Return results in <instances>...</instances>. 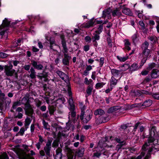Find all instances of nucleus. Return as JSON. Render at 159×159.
Listing matches in <instances>:
<instances>
[{
	"instance_id": "052dcab7",
	"label": "nucleus",
	"mask_w": 159,
	"mask_h": 159,
	"mask_svg": "<svg viewBox=\"0 0 159 159\" xmlns=\"http://www.w3.org/2000/svg\"><path fill=\"white\" fill-rule=\"evenodd\" d=\"M149 70H143L141 72V74L143 75H146L148 74Z\"/></svg>"
},
{
	"instance_id": "9b49d317",
	"label": "nucleus",
	"mask_w": 159,
	"mask_h": 159,
	"mask_svg": "<svg viewBox=\"0 0 159 159\" xmlns=\"http://www.w3.org/2000/svg\"><path fill=\"white\" fill-rule=\"evenodd\" d=\"M49 42L50 48L54 51H56V49L57 47H58V46L56 44L54 39L52 38H50Z\"/></svg>"
},
{
	"instance_id": "1a4fd4ad",
	"label": "nucleus",
	"mask_w": 159,
	"mask_h": 159,
	"mask_svg": "<svg viewBox=\"0 0 159 159\" xmlns=\"http://www.w3.org/2000/svg\"><path fill=\"white\" fill-rule=\"evenodd\" d=\"M20 159H34L33 157L31 156L29 154H27L26 152H23L19 155Z\"/></svg>"
},
{
	"instance_id": "423d86ee",
	"label": "nucleus",
	"mask_w": 159,
	"mask_h": 159,
	"mask_svg": "<svg viewBox=\"0 0 159 159\" xmlns=\"http://www.w3.org/2000/svg\"><path fill=\"white\" fill-rule=\"evenodd\" d=\"M92 116V113L89 110H87L84 113L83 120L84 123H87L91 119Z\"/></svg>"
},
{
	"instance_id": "de8ad7c7",
	"label": "nucleus",
	"mask_w": 159,
	"mask_h": 159,
	"mask_svg": "<svg viewBox=\"0 0 159 159\" xmlns=\"http://www.w3.org/2000/svg\"><path fill=\"white\" fill-rule=\"evenodd\" d=\"M151 80V79L149 76H147L143 81V83L144 84H146L149 82Z\"/></svg>"
},
{
	"instance_id": "864d4df0",
	"label": "nucleus",
	"mask_w": 159,
	"mask_h": 159,
	"mask_svg": "<svg viewBox=\"0 0 159 159\" xmlns=\"http://www.w3.org/2000/svg\"><path fill=\"white\" fill-rule=\"evenodd\" d=\"M152 97L155 99L159 100V93H155L152 95Z\"/></svg>"
},
{
	"instance_id": "5fc2aeb1",
	"label": "nucleus",
	"mask_w": 159,
	"mask_h": 159,
	"mask_svg": "<svg viewBox=\"0 0 159 159\" xmlns=\"http://www.w3.org/2000/svg\"><path fill=\"white\" fill-rule=\"evenodd\" d=\"M48 113V111H47L46 112L43 114L42 115V117L43 118V119H46L48 118L49 116Z\"/></svg>"
},
{
	"instance_id": "79ce46f5",
	"label": "nucleus",
	"mask_w": 159,
	"mask_h": 159,
	"mask_svg": "<svg viewBox=\"0 0 159 159\" xmlns=\"http://www.w3.org/2000/svg\"><path fill=\"white\" fill-rule=\"evenodd\" d=\"M155 66L156 64L154 62L150 63L148 64V67L147 68V70L150 71L155 67Z\"/></svg>"
},
{
	"instance_id": "774afa93",
	"label": "nucleus",
	"mask_w": 159,
	"mask_h": 159,
	"mask_svg": "<svg viewBox=\"0 0 159 159\" xmlns=\"http://www.w3.org/2000/svg\"><path fill=\"white\" fill-rule=\"evenodd\" d=\"M140 122H137V123H136L135 125H134V131H136V129H137V128L138 127V126H139V125L140 124Z\"/></svg>"
},
{
	"instance_id": "f3484780",
	"label": "nucleus",
	"mask_w": 159,
	"mask_h": 159,
	"mask_svg": "<svg viewBox=\"0 0 159 159\" xmlns=\"http://www.w3.org/2000/svg\"><path fill=\"white\" fill-rule=\"evenodd\" d=\"M139 69L138 63H134L129 66V70L131 72L138 70Z\"/></svg>"
},
{
	"instance_id": "473e14b6",
	"label": "nucleus",
	"mask_w": 159,
	"mask_h": 159,
	"mask_svg": "<svg viewBox=\"0 0 159 159\" xmlns=\"http://www.w3.org/2000/svg\"><path fill=\"white\" fill-rule=\"evenodd\" d=\"M117 83V80H116L114 76H112L110 81L111 86H112V85H115Z\"/></svg>"
},
{
	"instance_id": "0eeeda50",
	"label": "nucleus",
	"mask_w": 159,
	"mask_h": 159,
	"mask_svg": "<svg viewBox=\"0 0 159 159\" xmlns=\"http://www.w3.org/2000/svg\"><path fill=\"white\" fill-rule=\"evenodd\" d=\"M63 57L62 59V63L64 65L68 66L69 65V61L71 59V57L69 56L68 52H63Z\"/></svg>"
},
{
	"instance_id": "13d9d810",
	"label": "nucleus",
	"mask_w": 159,
	"mask_h": 159,
	"mask_svg": "<svg viewBox=\"0 0 159 159\" xmlns=\"http://www.w3.org/2000/svg\"><path fill=\"white\" fill-rule=\"evenodd\" d=\"M8 55L3 52L0 53V57L2 58H5L7 57Z\"/></svg>"
},
{
	"instance_id": "a19ab883",
	"label": "nucleus",
	"mask_w": 159,
	"mask_h": 159,
	"mask_svg": "<svg viewBox=\"0 0 159 159\" xmlns=\"http://www.w3.org/2000/svg\"><path fill=\"white\" fill-rule=\"evenodd\" d=\"M80 109L81 110V113L80 115V119L81 120H82L84 119V113H85L84 112V111L86 109V107L85 106Z\"/></svg>"
},
{
	"instance_id": "6e6552de",
	"label": "nucleus",
	"mask_w": 159,
	"mask_h": 159,
	"mask_svg": "<svg viewBox=\"0 0 159 159\" xmlns=\"http://www.w3.org/2000/svg\"><path fill=\"white\" fill-rule=\"evenodd\" d=\"M31 64L34 67V69H36L38 70H41L43 68V66L40 64H39V62L35 61L34 60L31 61Z\"/></svg>"
},
{
	"instance_id": "a878e982",
	"label": "nucleus",
	"mask_w": 159,
	"mask_h": 159,
	"mask_svg": "<svg viewBox=\"0 0 159 159\" xmlns=\"http://www.w3.org/2000/svg\"><path fill=\"white\" fill-rule=\"evenodd\" d=\"M21 103L20 101H17L13 102L12 106L11 109V111L12 112H14V111L13 110L16 109L17 106L20 105Z\"/></svg>"
},
{
	"instance_id": "c85d7f7f",
	"label": "nucleus",
	"mask_w": 159,
	"mask_h": 159,
	"mask_svg": "<svg viewBox=\"0 0 159 159\" xmlns=\"http://www.w3.org/2000/svg\"><path fill=\"white\" fill-rule=\"evenodd\" d=\"M120 107L119 106H114L111 107L108 110L109 113H112L120 109Z\"/></svg>"
},
{
	"instance_id": "2eb2a0df",
	"label": "nucleus",
	"mask_w": 159,
	"mask_h": 159,
	"mask_svg": "<svg viewBox=\"0 0 159 159\" xmlns=\"http://www.w3.org/2000/svg\"><path fill=\"white\" fill-rule=\"evenodd\" d=\"M30 73L29 76L32 79H34L36 78V72L35 70L33 67H31L30 69V70L29 71Z\"/></svg>"
},
{
	"instance_id": "2f4dec72",
	"label": "nucleus",
	"mask_w": 159,
	"mask_h": 159,
	"mask_svg": "<svg viewBox=\"0 0 159 159\" xmlns=\"http://www.w3.org/2000/svg\"><path fill=\"white\" fill-rule=\"evenodd\" d=\"M122 12L125 15L131 16L132 14L129 9L127 8H125L122 10Z\"/></svg>"
},
{
	"instance_id": "3c124183",
	"label": "nucleus",
	"mask_w": 159,
	"mask_h": 159,
	"mask_svg": "<svg viewBox=\"0 0 159 159\" xmlns=\"http://www.w3.org/2000/svg\"><path fill=\"white\" fill-rule=\"evenodd\" d=\"M104 57H102L100 58L99 61V66L100 67H102V66L104 63Z\"/></svg>"
},
{
	"instance_id": "6e6d98bb",
	"label": "nucleus",
	"mask_w": 159,
	"mask_h": 159,
	"mask_svg": "<svg viewBox=\"0 0 159 159\" xmlns=\"http://www.w3.org/2000/svg\"><path fill=\"white\" fill-rule=\"evenodd\" d=\"M117 58L119 60L121 61H125L127 60V57H117Z\"/></svg>"
},
{
	"instance_id": "e2e57ef3",
	"label": "nucleus",
	"mask_w": 159,
	"mask_h": 159,
	"mask_svg": "<svg viewBox=\"0 0 159 159\" xmlns=\"http://www.w3.org/2000/svg\"><path fill=\"white\" fill-rule=\"evenodd\" d=\"M58 145V143L56 140L54 141L52 143V146L53 147H57Z\"/></svg>"
},
{
	"instance_id": "6ab92c4d",
	"label": "nucleus",
	"mask_w": 159,
	"mask_h": 159,
	"mask_svg": "<svg viewBox=\"0 0 159 159\" xmlns=\"http://www.w3.org/2000/svg\"><path fill=\"white\" fill-rule=\"evenodd\" d=\"M0 98L3 101V102L7 106L9 105L11 102V99L7 97H5V96L2 97Z\"/></svg>"
},
{
	"instance_id": "4c0bfd02",
	"label": "nucleus",
	"mask_w": 159,
	"mask_h": 159,
	"mask_svg": "<svg viewBox=\"0 0 159 159\" xmlns=\"http://www.w3.org/2000/svg\"><path fill=\"white\" fill-rule=\"evenodd\" d=\"M120 67L121 68L120 70L121 71H124L129 68V65L128 64H125L122 66Z\"/></svg>"
},
{
	"instance_id": "72a5a7b5",
	"label": "nucleus",
	"mask_w": 159,
	"mask_h": 159,
	"mask_svg": "<svg viewBox=\"0 0 159 159\" xmlns=\"http://www.w3.org/2000/svg\"><path fill=\"white\" fill-rule=\"evenodd\" d=\"M7 106L3 102V101L0 98V109L1 111H4L7 107Z\"/></svg>"
},
{
	"instance_id": "a211bd4d",
	"label": "nucleus",
	"mask_w": 159,
	"mask_h": 159,
	"mask_svg": "<svg viewBox=\"0 0 159 159\" xmlns=\"http://www.w3.org/2000/svg\"><path fill=\"white\" fill-rule=\"evenodd\" d=\"M94 24V22L93 20L89 21L86 23H84L83 25V26L85 28H88L90 27L93 26Z\"/></svg>"
},
{
	"instance_id": "8fccbe9b",
	"label": "nucleus",
	"mask_w": 159,
	"mask_h": 159,
	"mask_svg": "<svg viewBox=\"0 0 159 159\" xmlns=\"http://www.w3.org/2000/svg\"><path fill=\"white\" fill-rule=\"evenodd\" d=\"M25 130H26V129H25L23 127H21L19 132V133L20 134V135L23 136L24 135Z\"/></svg>"
},
{
	"instance_id": "ea45409f",
	"label": "nucleus",
	"mask_w": 159,
	"mask_h": 159,
	"mask_svg": "<svg viewBox=\"0 0 159 159\" xmlns=\"http://www.w3.org/2000/svg\"><path fill=\"white\" fill-rule=\"evenodd\" d=\"M152 103V101L151 100H148L145 101L143 104V105L145 107L150 106Z\"/></svg>"
},
{
	"instance_id": "69168bd1",
	"label": "nucleus",
	"mask_w": 159,
	"mask_h": 159,
	"mask_svg": "<svg viewBox=\"0 0 159 159\" xmlns=\"http://www.w3.org/2000/svg\"><path fill=\"white\" fill-rule=\"evenodd\" d=\"M89 49V45H86L84 47V50L85 52H87Z\"/></svg>"
},
{
	"instance_id": "39448f33",
	"label": "nucleus",
	"mask_w": 159,
	"mask_h": 159,
	"mask_svg": "<svg viewBox=\"0 0 159 159\" xmlns=\"http://www.w3.org/2000/svg\"><path fill=\"white\" fill-rule=\"evenodd\" d=\"M56 73L67 84L69 83V77L65 73L60 70H57L56 71Z\"/></svg>"
},
{
	"instance_id": "412c9836",
	"label": "nucleus",
	"mask_w": 159,
	"mask_h": 159,
	"mask_svg": "<svg viewBox=\"0 0 159 159\" xmlns=\"http://www.w3.org/2000/svg\"><path fill=\"white\" fill-rule=\"evenodd\" d=\"M148 39L152 44L156 43L158 40L157 38L155 36H150L148 37Z\"/></svg>"
},
{
	"instance_id": "0e129e2a",
	"label": "nucleus",
	"mask_w": 159,
	"mask_h": 159,
	"mask_svg": "<svg viewBox=\"0 0 159 159\" xmlns=\"http://www.w3.org/2000/svg\"><path fill=\"white\" fill-rule=\"evenodd\" d=\"M101 155V153L100 152H97L93 154V156L94 157H97L99 158Z\"/></svg>"
},
{
	"instance_id": "20e7f679",
	"label": "nucleus",
	"mask_w": 159,
	"mask_h": 159,
	"mask_svg": "<svg viewBox=\"0 0 159 159\" xmlns=\"http://www.w3.org/2000/svg\"><path fill=\"white\" fill-rule=\"evenodd\" d=\"M24 109L25 111V114L31 117L34 112V110L32 106L30 104H27L24 107Z\"/></svg>"
},
{
	"instance_id": "09e8293b",
	"label": "nucleus",
	"mask_w": 159,
	"mask_h": 159,
	"mask_svg": "<svg viewBox=\"0 0 159 159\" xmlns=\"http://www.w3.org/2000/svg\"><path fill=\"white\" fill-rule=\"evenodd\" d=\"M93 81L92 80L90 79L88 80L87 78H85L84 79V83L87 85H89Z\"/></svg>"
},
{
	"instance_id": "4be33fe9",
	"label": "nucleus",
	"mask_w": 159,
	"mask_h": 159,
	"mask_svg": "<svg viewBox=\"0 0 159 159\" xmlns=\"http://www.w3.org/2000/svg\"><path fill=\"white\" fill-rule=\"evenodd\" d=\"M49 113L51 116L54 115V112L56 110V107L53 105L49 106L48 107Z\"/></svg>"
},
{
	"instance_id": "4d7b16f0",
	"label": "nucleus",
	"mask_w": 159,
	"mask_h": 159,
	"mask_svg": "<svg viewBox=\"0 0 159 159\" xmlns=\"http://www.w3.org/2000/svg\"><path fill=\"white\" fill-rule=\"evenodd\" d=\"M35 102L36 105L37 107H39L42 103V102L38 99L36 100Z\"/></svg>"
},
{
	"instance_id": "37998d69",
	"label": "nucleus",
	"mask_w": 159,
	"mask_h": 159,
	"mask_svg": "<svg viewBox=\"0 0 159 159\" xmlns=\"http://www.w3.org/2000/svg\"><path fill=\"white\" fill-rule=\"evenodd\" d=\"M103 24L99 25L98 30L95 31V33L100 34L103 30Z\"/></svg>"
},
{
	"instance_id": "bb28decb",
	"label": "nucleus",
	"mask_w": 159,
	"mask_h": 159,
	"mask_svg": "<svg viewBox=\"0 0 159 159\" xmlns=\"http://www.w3.org/2000/svg\"><path fill=\"white\" fill-rule=\"evenodd\" d=\"M20 103L21 104H24L25 106L27 104H29V100L28 98L27 97H24L21 99Z\"/></svg>"
},
{
	"instance_id": "aec40b11",
	"label": "nucleus",
	"mask_w": 159,
	"mask_h": 159,
	"mask_svg": "<svg viewBox=\"0 0 159 159\" xmlns=\"http://www.w3.org/2000/svg\"><path fill=\"white\" fill-rule=\"evenodd\" d=\"M112 15L113 17L120 16H121V13L119 9L116 8L111 11Z\"/></svg>"
},
{
	"instance_id": "4468645a",
	"label": "nucleus",
	"mask_w": 159,
	"mask_h": 159,
	"mask_svg": "<svg viewBox=\"0 0 159 159\" xmlns=\"http://www.w3.org/2000/svg\"><path fill=\"white\" fill-rule=\"evenodd\" d=\"M151 54V51L149 49L142 50V52L139 54V56L142 55V57H144L148 58V57Z\"/></svg>"
},
{
	"instance_id": "b1692460",
	"label": "nucleus",
	"mask_w": 159,
	"mask_h": 159,
	"mask_svg": "<svg viewBox=\"0 0 159 159\" xmlns=\"http://www.w3.org/2000/svg\"><path fill=\"white\" fill-rule=\"evenodd\" d=\"M111 12L110 9L105 10L103 11V16L104 17H109L110 16Z\"/></svg>"
},
{
	"instance_id": "cd10ccee",
	"label": "nucleus",
	"mask_w": 159,
	"mask_h": 159,
	"mask_svg": "<svg viewBox=\"0 0 159 159\" xmlns=\"http://www.w3.org/2000/svg\"><path fill=\"white\" fill-rule=\"evenodd\" d=\"M50 93L49 92H46L44 97H43L44 99L46 100V102L49 104L50 102Z\"/></svg>"
},
{
	"instance_id": "a18cd8bd",
	"label": "nucleus",
	"mask_w": 159,
	"mask_h": 159,
	"mask_svg": "<svg viewBox=\"0 0 159 159\" xmlns=\"http://www.w3.org/2000/svg\"><path fill=\"white\" fill-rule=\"evenodd\" d=\"M105 83L103 82L98 83L96 84L95 88L98 89L99 88L102 87L103 85L105 84Z\"/></svg>"
},
{
	"instance_id": "f257e3e1",
	"label": "nucleus",
	"mask_w": 159,
	"mask_h": 159,
	"mask_svg": "<svg viewBox=\"0 0 159 159\" xmlns=\"http://www.w3.org/2000/svg\"><path fill=\"white\" fill-rule=\"evenodd\" d=\"M155 128L154 126L152 127L150 130V137L148 138V142L145 143L142 147V149L144 151H146L147 149V147L149 146L151 143H153L155 140L154 136L155 135Z\"/></svg>"
},
{
	"instance_id": "58836bf2",
	"label": "nucleus",
	"mask_w": 159,
	"mask_h": 159,
	"mask_svg": "<svg viewBox=\"0 0 159 159\" xmlns=\"http://www.w3.org/2000/svg\"><path fill=\"white\" fill-rule=\"evenodd\" d=\"M93 36L92 38V39L93 40V42H94L96 40H98L100 38V36L99 34H97L95 33L93 34Z\"/></svg>"
},
{
	"instance_id": "c9c22d12",
	"label": "nucleus",
	"mask_w": 159,
	"mask_h": 159,
	"mask_svg": "<svg viewBox=\"0 0 159 159\" xmlns=\"http://www.w3.org/2000/svg\"><path fill=\"white\" fill-rule=\"evenodd\" d=\"M149 46V43L148 42L146 41L142 44L141 48L142 50L147 49Z\"/></svg>"
},
{
	"instance_id": "9d476101",
	"label": "nucleus",
	"mask_w": 159,
	"mask_h": 159,
	"mask_svg": "<svg viewBox=\"0 0 159 159\" xmlns=\"http://www.w3.org/2000/svg\"><path fill=\"white\" fill-rule=\"evenodd\" d=\"M85 149L83 147H80L75 152V154L79 157H82L84 154Z\"/></svg>"
},
{
	"instance_id": "dca6fc26",
	"label": "nucleus",
	"mask_w": 159,
	"mask_h": 159,
	"mask_svg": "<svg viewBox=\"0 0 159 159\" xmlns=\"http://www.w3.org/2000/svg\"><path fill=\"white\" fill-rule=\"evenodd\" d=\"M151 76L152 78L156 79L159 76V71L155 69H153L151 73Z\"/></svg>"
},
{
	"instance_id": "7ed1b4c3",
	"label": "nucleus",
	"mask_w": 159,
	"mask_h": 159,
	"mask_svg": "<svg viewBox=\"0 0 159 159\" xmlns=\"http://www.w3.org/2000/svg\"><path fill=\"white\" fill-rule=\"evenodd\" d=\"M52 141L51 139H48L47 143L44 148V150L47 156L49 157H50L51 156L50 151L51 149V145Z\"/></svg>"
},
{
	"instance_id": "f8f14e48",
	"label": "nucleus",
	"mask_w": 159,
	"mask_h": 159,
	"mask_svg": "<svg viewBox=\"0 0 159 159\" xmlns=\"http://www.w3.org/2000/svg\"><path fill=\"white\" fill-rule=\"evenodd\" d=\"M62 149L60 148H58L56 150V154L55 157V159H61L62 158V154L61 152Z\"/></svg>"
},
{
	"instance_id": "49530a36",
	"label": "nucleus",
	"mask_w": 159,
	"mask_h": 159,
	"mask_svg": "<svg viewBox=\"0 0 159 159\" xmlns=\"http://www.w3.org/2000/svg\"><path fill=\"white\" fill-rule=\"evenodd\" d=\"M69 102L70 106V109H73L74 108V106L73 104V101L72 97L69 98Z\"/></svg>"
},
{
	"instance_id": "f03ea898",
	"label": "nucleus",
	"mask_w": 159,
	"mask_h": 159,
	"mask_svg": "<svg viewBox=\"0 0 159 159\" xmlns=\"http://www.w3.org/2000/svg\"><path fill=\"white\" fill-rule=\"evenodd\" d=\"M13 66L12 65L9 66L5 65L4 66V72L6 75L8 76H12L14 74L16 78H17L18 76L17 73L15 72L14 69H12Z\"/></svg>"
},
{
	"instance_id": "603ef678",
	"label": "nucleus",
	"mask_w": 159,
	"mask_h": 159,
	"mask_svg": "<svg viewBox=\"0 0 159 159\" xmlns=\"http://www.w3.org/2000/svg\"><path fill=\"white\" fill-rule=\"evenodd\" d=\"M71 109V111L70 112V115H71V117L74 118L76 116V112L74 111V108L72 109Z\"/></svg>"
},
{
	"instance_id": "338daca9",
	"label": "nucleus",
	"mask_w": 159,
	"mask_h": 159,
	"mask_svg": "<svg viewBox=\"0 0 159 159\" xmlns=\"http://www.w3.org/2000/svg\"><path fill=\"white\" fill-rule=\"evenodd\" d=\"M123 145L121 143L117 145L116 147V150L118 151L120 149L122 148Z\"/></svg>"
},
{
	"instance_id": "c03bdc74",
	"label": "nucleus",
	"mask_w": 159,
	"mask_h": 159,
	"mask_svg": "<svg viewBox=\"0 0 159 159\" xmlns=\"http://www.w3.org/2000/svg\"><path fill=\"white\" fill-rule=\"evenodd\" d=\"M0 159H8V156L6 152L0 155Z\"/></svg>"
},
{
	"instance_id": "393cba45",
	"label": "nucleus",
	"mask_w": 159,
	"mask_h": 159,
	"mask_svg": "<svg viewBox=\"0 0 159 159\" xmlns=\"http://www.w3.org/2000/svg\"><path fill=\"white\" fill-rule=\"evenodd\" d=\"M61 44L63 49L62 52H68V49L66 47V43L64 40L63 39L62 40Z\"/></svg>"
},
{
	"instance_id": "680f3d73",
	"label": "nucleus",
	"mask_w": 159,
	"mask_h": 159,
	"mask_svg": "<svg viewBox=\"0 0 159 159\" xmlns=\"http://www.w3.org/2000/svg\"><path fill=\"white\" fill-rule=\"evenodd\" d=\"M137 36L135 34H134L132 36V40L134 43H135L137 41Z\"/></svg>"
},
{
	"instance_id": "7c9ffc66",
	"label": "nucleus",
	"mask_w": 159,
	"mask_h": 159,
	"mask_svg": "<svg viewBox=\"0 0 159 159\" xmlns=\"http://www.w3.org/2000/svg\"><path fill=\"white\" fill-rule=\"evenodd\" d=\"M93 89V88L92 86H90V85L88 86L86 90V96H88L91 95Z\"/></svg>"
},
{
	"instance_id": "ddd939ff",
	"label": "nucleus",
	"mask_w": 159,
	"mask_h": 159,
	"mask_svg": "<svg viewBox=\"0 0 159 159\" xmlns=\"http://www.w3.org/2000/svg\"><path fill=\"white\" fill-rule=\"evenodd\" d=\"M111 73L113 76L117 77L119 76H120L121 74V70H118L115 69H113L111 70Z\"/></svg>"
},
{
	"instance_id": "bf43d9fd",
	"label": "nucleus",
	"mask_w": 159,
	"mask_h": 159,
	"mask_svg": "<svg viewBox=\"0 0 159 159\" xmlns=\"http://www.w3.org/2000/svg\"><path fill=\"white\" fill-rule=\"evenodd\" d=\"M139 25L141 26L142 29L143 30L145 28V24L143 21H140L139 22Z\"/></svg>"
},
{
	"instance_id": "e433bc0d",
	"label": "nucleus",
	"mask_w": 159,
	"mask_h": 159,
	"mask_svg": "<svg viewBox=\"0 0 159 159\" xmlns=\"http://www.w3.org/2000/svg\"><path fill=\"white\" fill-rule=\"evenodd\" d=\"M42 120L44 128L48 130H50V126L48 125V123L46 122L44 119H42Z\"/></svg>"
},
{
	"instance_id": "5701e85b",
	"label": "nucleus",
	"mask_w": 159,
	"mask_h": 159,
	"mask_svg": "<svg viewBox=\"0 0 159 159\" xmlns=\"http://www.w3.org/2000/svg\"><path fill=\"white\" fill-rule=\"evenodd\" d=\"M32 119V116L31 118L27 117L25 119V127L26 130H27V129L28 127V126L30 124V123Z\"/></svg>"
},
{
	"instance_id": "c756f323",
	"label": "nucleus",
	"mask_w": 159,
	"mask_h": 159,
	"mask_svg": "<svg viewBox=\"0 0 159 159\" xmlns=\"http://www.w3.org/2000/svg\"><path fill=\"white\" fill-rule=\"evenodd\" d=\"M105 114L104 111L101 109H99L95 110L94 112V114L95 115H102Z\"/></svg>"
},
{
	"instance_id": "f704fd0d",
	"label": "nucleus",
	"mask_w": 159,
	"mask_h": 159,
	"mask_svg": "<svg viewBox=\"0 0 159 159\" xmlns=\"http://www.w3.org/2000/svg\"><path fill=\"white\" fill-rule=\"evenodd\" d=\"M10 24V22L8 21L6 18H5L4 20L3 21L2 23L1 26L5 27L8 26Z\"/></svg>"
}]
</instances>
